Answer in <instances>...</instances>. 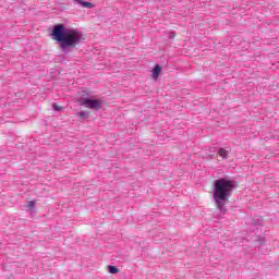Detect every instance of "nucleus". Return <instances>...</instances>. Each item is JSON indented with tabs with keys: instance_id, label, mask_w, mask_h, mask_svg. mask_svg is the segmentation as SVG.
<instances>
[{
	"instance_id": "nucleus-2",
	"label": "nucleus",
	"mask_w": 279,
	"mask_h": 279,
	"mask_svg": "<svg viewBox=\"0 0 279 279\" xmlns=\"http://www.w3.org/2000/svg\"><path fill=\"white\" fill-rule=\"evenodd\" d=\"M234 189V182L227 179H219L214 184V199L217 208L226 213V204L230 202V195Z\"/></svg>"
},
{
	"instance_id": "nucleus-5",
	"label": "nucleus",
	"mask_w": 279,
	"mask_h": 279,
	"mask_svg": "<svg viewBox=\"0 0 279 279\" xmlns=\"http://www.w3.org/2000/svg\"><path fill=\"white\" fill-rule=\"evenodd\" d=\"M77 3H80V5H82V8H88V9H93L95 8V4H93L92 2H84V0H76Z\"/></svg>"
},
{
	"instance_id": "nucleus-7",
	"label": "nucleus",
	"mask_w": 279,
	"mask_h": 279,
	"mask_svg": "<svg viewBox=\"0 0 279 279\" xmlns=\"http://www.w3.org/2000/svg\"><path fill=\"white\" fill-rule=\"evenodd\" d=\"M119 268L117 266H109V274H119Z\"/></svg>"
},
{
	"instance_id": "nucleus-8",
	"label": "nucleus",
	"mask_w": 279,
	"mask_h": 279,
	"mask_svg": "<svg viewBox=\"0 0 279 279\" xmlns=\"http://www.w3.org/2000/svg\"><path fill=\"white\" fill-rule=\"evenodd\" d=\"M36 206V201L28 202V208H34Z\"/></svg>"
},
{
	"instance_id": "nucleus-10",
	"label": "nucleus",
	"mask_w": 279,
	"mask_h": 279,
	"mask_svg": "<svg viewBox=\"0 0 279 279\" xmlns=\"http://www.w3.org/2000/svg\"><path fill=\"white\" fill-rule=\"evenodd\" d=\"M88 117V112L86 113V112H78V117H80V119H84V117Z\"/></svg>"
},
{
	"instance_id": "nucleus-6",
	"label": "nucleus",
	"mask_w": 279,
	"mask_h": 279,
	"mask_svg": "<svg viewBox=\"0 0 279 279\" xmlns=\"http://www.w3.org/2000/svg\"><path fill=\"white\" fill-rule=\"evenodd\" d=\"M218 156H220L222 160H226V158H228V150H226V148H219Z\"/></svg>"
},
{
	"instance_id": "nucleus-1",
	"label": "nucleus",
	"mask_w": 279,
	"mask_h": 279,
	"mask_svg": "<svg viewBox=\"0 0 279 279\" xmlns=\"http://www.w3.org/2000/svg\"><path fill=\"white\" fill-rule=\"evenodd\" d=\"M52 40L60 44L61 49H73L82 43V33L77 29L65 28L62 24H57L51 33Z\"/></svg>"
},
{
	"instance_id": "nucleus-3",
	"label": "nucleus",
	"mask_w": 279,
	"mask_h": 279,
	"mask_svg": "<svg viewBox=\"0 0 279 279\" xmlns=\"http://www.w3.org/2000/svg\"><path fill=\"white\" fill-rule=\"evenodd\" d=\"M78 104L83 106V108H87L88 110H100L101 106H104V101L101 99L95 98H82L78 100Z\"/></svg>"
},
{
	"instance_id": "nucleus-9",
	"label": "nucleus",
	"mask_w": 279,
	"mask_h": 279,
	"mask_svg": "<svg viewBox=\"0 0 279 279\" xmlns=\"http://www.w3.org/2000/svg\"><path fill=\"white\" fill-rule=\"evenodd\" d=\"M52 108H53V110H57V111L62 110V108L60 106H58V104H53Z\"/></svg>"
},
{
	"instance_id": "nucleus-4",
	"label": "nucleus",
	"mask_w": 279,
	"mask_h": 279,
	"mask_svg": "<svg viewBox=\"0 0 279 279\" xmlns=\"http://www.w3.org/2000/svg\"><path fill=\"white\" fill-rule=\"evenodd\" d=\"M160 73H162V68L159 64H156L153 70V78L157 81L158 77L160 76Z\"/></svg>"
}]
</instances>
